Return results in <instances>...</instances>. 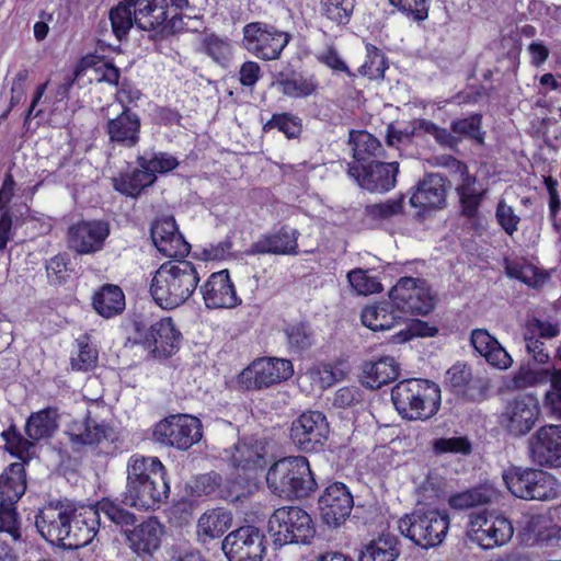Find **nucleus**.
<instances>
[{
    "label": "nucleus",
    "mask_w": 561,
    "mask_h": 561,
    "mask_svg": "<svg viewBox=\"0 0 561 561\" xmlns=\"http://www.w3.org/2000/svg\"><path fill=\"white\" fill-rule=\"evenodd\" d=\"M84 531H80V527L78 526V522L76 518V507L72 505V512L70 514V518L67 522L65 531L60 537V541L58 545L67 547L69 549H78L81 548V539Z\"/></svg>",
    "instance_id": "69168bd1"
},
{
    "label": "nucleus",
    "mask_w": 561,
    "mask_h": 561,
    "mask_svg": "<svg viewBox=\"0 0 561 561\" xmlns=\"http://www.w3.org/2000/svg\"><path fill=\"white\" fill-rule=\"evenodd\" d=\"M398 172V162L386 163L375 160L360 168L348 169V173L356 179L358 185L373 193H385L393 188Z\"/></svg>",
    "instance_id": "6ab92c4d"
},
{
    "label": "nucleus",
    "mask_w": 561,
    "mask_h": 561,
    "mask_svg": "<svg viewBox=\"0 0 561 561\" xmlns=\"http://www.w3.org/2000/svg\"><path fill=\"white\" fill-rule=\"evenodd\" d=\"M93 308L104 318L121 313L125 308V296L122 289L116 285H104L93 296Z\"/></svg>",
    "instance_id": "c9c22d12"
},
{
    "label": "nucleus",
    "mask_w": 561,
    "mask_h": 561,
    "mask_svg": "<svg viewBox=\"0 0 561 561\" xmlns=\"http://www.w3.org/2000/svg\"><path fill=\"white\" fill-rule=\"evenodd\" d=\"M110 20L113 33L118 39H122L128 34L133 25H136L133 5L122 0L110 11Z\"/></svg>",
    "instance_id": "79ce46f5"
},
{
    "label": "nucleus",
    "mask_w": 561,
    "mask_h": 561,
    "mask_svg": "<svg viewBox=\"0 0 561 561\" xmlns=\"http://www.w3.org/2000/svg\"><path fill=\"white\" fill-rule=\"evenodd\" d=\"M256 388H267L289 379L294 374L293 363L284 358H259L248 368Z\"/></svg>",
    "instance_id": "b1692460"
},
{
    "label": "nucleus",
    "mask_w": 561,
    "mask_h": 561,
    "mask_svg": "<svg viewBox=\"0 0 561 561\" xmlns=\"http://www.w3.org/2000/svg\"><path fill=\"white\" fill-rule=\"evenodd\" d=\"M548 378H551L549 369H531L524 366L513 375L510 387L512 389L522 390L545 383Z\"/></svg>",
    "instance_id": "09e8293b"
},
{
    "label": "nucleus",
    "mask_w": 561,
    "mask_h": 561,
    "mask_svg": "<svg viewBox=\"0 0 561 561\" xmlns=\"http://www.w3.org/2000/svg\"><path fill=\"white\" fill-rule=\"evenodd\" d=\"M123 503L137 510L158 508L169 497L167 469L158 457L135 454L126 465Z\"/></svg>",
    "instance_id": "f257e3e1"
},
{
    "label": "nucleus",
    "mask_w": 561,
    "mask_h": 561,
    "mask_svg": "<svg viewBox=\"0 0 561 561\" xmlns=\"http://www.w3.org/2000/svg\"><path fill=\"white\" fill-rule=\"evenodd\" d=\"M157 176L147 168L135 169L131 172L122 174L114 179V188L127 196L137 197L148 186H151Z\"/></svg>",
    "instance_id": "4c0bfd02"
},
{
    "label": "nucleus",
    "mask_w": 561,
    "mask_h": 561,
    "mask_svg": "<svg viewBox=\"0 0 561 561\" xmlns=\"http://www.w3.org/2000/svg\"><path fill=\"white\" fill-rule=\"evenodd\" d=\"M140 121L136 114L123 111L116 118L107 123L110 140H137Z\"/></svg>",
    "instance_id": "58836bf2"
},
{
    "label": "nucleus",
    "mask_w": 561,
    "mask_h": 561,
    "mask_svg": "<svg viewBox=\"0 0 561 561\" xmlns=\"http://www.w3.org/2000/svg\"><path fill=\"white\" fill-rule=\"evenodd\" d=\"M366 60L360 66L359 72L369 79L382 78L387 69L385 56L373 44H366Z\"/></svg>",
    "instance_id": "3c124183"
},
{
    "label": "nucleus",
    "mask_w": 561,
    "mask_h": 561,
    "mask_svg": "<svg viewBox=\"0 0 561 561\" xmlns=\"http://www.w3.org/2000/svg\"><path fill=\"white\" fill-rule=\"evenodd\" d=\"M203 47L206 54L219 64L226 62L231 56V44L229 41L214 34L207 35L204 38Z\"/></svg>",
    "instance_id": "4d7b16f0"
},
{
    "label": "nucleus",
    "mask_w": 561,
    "mask_h": 561,
    "mask_svg": "<svg viewBox=\"0 0 561 561\" xmlns=\"http://www.w3.org/2000/svg\"><path fill=\"white\" fill-rule=\"evenodd\" d=\"M451 163L457 167L459 179L456 185V193L459 198L460 213L468 218H476L479 214L481 203L488 192V188L477 181V178L468 172L466 164L454 158H443L440 164Z\"/></svg>",
    "instance_id": "dca6fc26"
},
{
    "label": "nucleus",
    "mask_w": 561,
    "mask_h": 561,
    "mask_svg": "<svg viewBox=\"0 0 561 561\" xmlns=\"http://www.w3.org/2000/svg\"><path fill=\"white\" fill-rule=\"evenodd\" d=\"M274 128L282 131L287 138H297L301 133L302 124L299 117L283 113L273 115L272 119L265 125L267 130Z\"/></svg>",
    "instance_id": "603ef678"
},
{
    "label": "nucleus",
    "mask_w": 561,
    "mask_h": 561,
    "mask_svg": "<svg viewBox=\"0 0 561 561\" xmlns=\"http://www.w3.org/2000/svg\"><path fill=\"white\" fill-rule=\"evenodd\" d=\"M79 346L78 354L71 357L72 369L83 371L92 369L98 362L96 348L82 341L79 342Z\"/></svg>",
    "instance_id": "0e129e2a"
},
{
    "label": "nucleus",
    "mask_w": 561,
    "mask_h": 561,
    "mask_svg": "<svg viewBox=\"0 0 561 561\" xmlns=\"http://www.w3.org/2000/svg\"><path fill=\"white\" fill-rule=\"evenodd\" d=\"M2 438L8 445L10 453L18 456L23 461V465L26 462V458H30L33 454L35 440L23 437L14 426H10L3 432Z\"/></svg>",
    "instance_id": "de8ad7c7"
},
{
    "label": "nucleus",
    "mask_w": 561,
    "mask_h": 561,
    "mask_svg": "<svg viewBox=\"0 0 561 561\" xmlns=\"http://www.w3.org/2000/svg\"><path fill=\"white\" fill-rule=\"evenodd\" d=\"M353 496L345 484H330L319 499V510L323 522L337 527L350 516L353 508Z\"/></svg>",
    "instance_id": "412c9836"
},
{
    "label": "nucleus",
    "mask_w": 561,
    "mask_h": 561,
    "mask_svg": "<svg viewBox=\"0 0 561 561\" xmlns=\"http://www.w3.org/2000/svg\"><path fill=\"white\" fill-rule=\"evenodd\" d=\"M229 561H261L265 552L264 536L254 526H243L229 533L222 541Z\"/></svg>",
    "instance_id": "2eb2a0df"
},
{
    "label": "nucleus",
    "mask_w": 561,
    "mask_h": 561,
    "mask_svg": "<svg viewBox=\"0 0 561 561\" xmlns=\"http://www.w3.org/2000/svg\"><path fill=\"white\" fill-rule=\"evenodd\" d=\"M138 165L140 168H147L149 172L156 175L157 173H167L174 170L179 165V161L175 157L167 152H158L149 159L139 157Z\"/></svg>",
    "instance_id": "5fc2aeb1"
},
{
    "label": "nucleus",
    "mask_w": 561,
    "mask_h": 561,
    "mask_svg": "<svg viewBox=\"0 0 561 561\" xmlns=\"http://www.w3.org/2000/svg\"><path fill=\"white\" fill-rule=\"evenodd\" d=\"M360 319L362 323L373 331H386L397 325L402 316L390 301L366 306L362 310Z\"/></svg>",
    "instance_id": "2f4dec72"
},
{
    "label": "nucleus",
    "mask_w": 561,
    "mask_h": 561,
    "mask_svg": "<svg viewBox=\"0 0 561 561\" xmlns=\"http://www.w3.org/2000/svg\"><path fill=\"white\" fill-rule=\"evenodd\" d=\"M72 512L69 502H50L43 506L35 517V526L43 538L50 543H59L62 531Z\"/></svg>",
    "instance_id": "4be33fe9"
},
{
    "label": "nucleus",
    "mask_w": 561,
    "mask_h": 561,
    "mask_svg": "<svg viewBox=\"0 0 561 561\" xmlns=\"http://www.w3.org/2000/svg\"><path fill=\"white\" fill-rule=\"evenodd\" d=\"M449 515L436 508H415L398 520L402 536L423 549L439 546L449 529Z\"/></svg>",
    "instance_id": "39448f33"
},
{
    "label": "nucleus",
    "mask_w": 561,
    "mask_h": 561,
    "mask_svg": "<svg viewBox=\"0 0 561 561\" xmlns=\"http://www.w3.org/2000/svg\"><path fill=\"white\" fill-rule=\"evenodd\" d=\"M76 518L80 531H84L81 539L82 547L89 545L95 537L101 519L99 517V511L94 506H81L76 507Z\"/></svg>",
    "instance_id": "a18cd8bd"
},
{
    "label": "nucleus",
    "mask_w": 561,
    "mask_h": 561,
    "mask_svg": "<svg viewBox=\"0 0 561 561\" xmlns=\"http://www.w3.org/2000/svg\"><path fill=\"white\" fill-rule=\"evenodd\" d=\"M446 201L445 179L437 174H427L417 183L415 192L410 197L413 207L422 209L439 208Z\"/></svg>",
    "instance_id": "cd10ccee"
},
{
    "label": "nucleus",
    "mask_w": 561,
    "mask_h": 561,
    "mask_svg": "<svg viewBox=\"0 0 561 561\" xmlns=\"http://www.w3.org/2000/svg\"><path fill=\"white\" fill-rule=\"evenodd\" d=\"M289 42V35L262 22H252L243 27V46L264 60L277 59Z\"/></svg>",
    "instance_id": "9b49d317"
},
{
    "label": "nucleus",
    "mask_w": 561,
    "mask_h": 561,
    "mask_svg": "<svg viewBox=\"0 0 561 561\" xmlns=\"http://www.w3.org/2000/svg\"><path fill=\"white\" fill-rule=\"evenodd\" d=\"M57 419V411L51 408L32 413L25 425L26 436L37 442L51 437L58 427Z\"/></svg>",
    "instance_id": "72a5a7b5"
},
{
    "label": "nucleus",
    "mask_w": 561,
    "mask_h": 561,
    "mask_svg": "<svg viewBox=\"0 0 561 561\" xmlns=\"http://www.w3.org/2000/svg\"><path fill=\"white\" fill-rule=\"evenodd\" d=\"M540 416L541 408L537 396L523 393L505 403L499 424L508 436L522 438L534 430Z\"/></svg>",
    "instance_id": "6e6552de"
},
{
    "label": "nucleus",
    "mask_w": 561,
    "mask_h": 561,
    "mask_svg": "<svg viewBox=\"0 0 561 561\" xmlns=\"http://www.w3.org/2000/svg\"><path fill=\"white\" fill-rule=\"evenodd\" d=\"M95 507L99 511L100 518H101V514H103L111 522H113L117 525L128 526V525H133L135 522L134 514L119 507L118 505L114 504L113 502L103 500V501L99 502L95 505Z\"/></svg>",
    "instance_id": "bf43d9fd"
},
{
    "label": "nucleus",
    "mask_w": 561,
    "mask_h": 561,
    "mask_svg": "<svg viewBox=\"0 0 561 561\" xmlns=\"http://www.w3.org/2000/svg\"><path fill=\"white\" fill-rule=\"evenodd\" d=\"M398 557L397 538L382 535L362 548L358 561H396Z\"/></svg>",
    "instance_id": "e433bc0d"
},
{
    "label": "nucleus",
    "mask_w": 561,
    "mask_h": 561,
    "mask_svg": "<svg viewBox=\"0 0 561 561\" xmlns=\"http://www.w3.org/2000/svg\"><path fill=\"white\" fill-rule=\"evenodd\" d=\"M496 220L503 230L513 236L518 229L520 218L515 214L512 206L507 205L504 201H500L495 213Z\"/></svg>",
    "instance_id": "338daca9"
},
{
    "label": "nucleus",
    "mask_w": 561,
    "mask_h": 561,
    "mask_svg": "<svg viewBox=\"0 0 561 561\" xmlns=\"http://www.w3.org/2000/svg\"><path fill=\"white\" fill-rule=\"evenodd\" d=\"M513 534V525L504 516L484 512L470 515L468 537L483 549L505 545L512 539Z\"/></svg>",
    "instance_id": "ddd939ff"
},
{
    "label": "nucleus",
    "mask_w": 561,
    "mask_h": 561,
    "mask_svg": "<svg viewBox=\"0 0 561 561\" xmlns=\"http://www.w3.org/2000/svg\"><path fill=\"white\" fill-rule=\"evenodd\" d=\"M15 504L0 503V534H8L13 542L21 541V522Z\"/></svg>",
    "instance_id": "8fccbe9b"
},
{
    "label": "nucleus",
    "mask_w": 561,
    "mask_h": 561,
    "mask_svg": "<svg viewBox=\"0 0 561 561\" xmlns=\"http://www.w3.org/2000/svg\"><path fill=\"white\" fill-rule=\"evenodd\" d=\"M232 526V514L225 508L206 511L198 518L197 531L199 536L208 539L221 537Z\"/></svg>",
    "instance_id": "473e14b6"
},
{
    "label": "nucleus",
    "mask_w": 561,
    "mask_h": 561,
    "mask_svg": "<svg viewBox=\"0 0 561 561\" xmlns=\"http://www.w3.org/2000/svg\"><path fill=\"white\" fill-rule=\"evenodd\" d=\"M153 438L163 446L187 450L201 440L202 423L188 414L170 415L156 424Z\"/></svg>",
    "instance_id": "9d476101"
},
{
    "label": "nucleus",
    "mask_w": 561,
    "mask_h": 561,
    "mask_svg": "<svg viewBox=\"0 0 561 561\" xmlns=\"http://www.w3.org/2000/svg\"><path fill=\"white\" fill-rule=\"evenodd\" d=\"M550 382L551 389L546 393L545 404L553 415L561 419V346L556 352Z\"/></svg>",
    "instance_id": "49530a36"
},
{
    "label": "nucleus",
    "mask_w": 561,
    "mask_h": 561,
    "mask_svg": "<svg viewBox=\"0 0 561 561\" xmlns=\"http://www.w3.org/2000/svg\"><path fill=\"white\" fill-rule=\"evenodd\" d=\"M528 450L537 465L561 467V425L539 427L528 439Z\"/></svg>",
    "instance_id": "a211bd4d"
},
{
    "label": "nucleus",
    "mask_w": 561,
    "mask_h": 561,
    "mask_svg": "<svg viewBox=\"0 0 561 561\" xmlns=\"http://www.w3.org/2000/svg\"><path fill=\"white\" fill-rule=\"evenodd\" d=\"M510 492L523 500L549 501L561 494V483L549 472L513 467L503 473Z\"/></svg>",
    "instance_id": "0eeeda50"
},
{
    "label": "nucleus",
    "mask_w": 561,
    "mask_h": 561,
    "mask_svg": "<svg viewBox=\"0 0 561 561\" xmlns=\"http://www.w3.org/2000/svg\"><path fill=\"white\" fill-rule=\"evenodd\" d=\"M163 526L156 517H149L131 530H125L129 548L138 556H151L161 545Z\"/></svg>",
    "instance_id": "a878e982"
},
{
    "label": "nucleus",
    "mask_w": 561,
    "mask_h": 561,
    "mask_svg": "<svg viewBox=\"0 0 561 561\" xmlns=\"http://www.w3.org/2000/svg\"><path fill=\"white\" fill-rule=\"evenodd\" d=\"M111 233L110 224L105 220H83L69 227L68 244L79 254H91L103 249Z\"/></svg>",
    "instance_id": "f3484780"
},
{
    "label": "nucleus",
    "mask_w": 561,
    "mask_h": 561,
    "mask_svg": "<svg viewBox=\"0 0 561 561\" xmlns=\"http://www.w3.org/2000/svg\"><path fill=\"white\" fill-rule=\"evenodd\" d=\"M328 435L327 417L318 411L302 413L290 425V440L300 451H317L324 445Z\"/></svg>",
    "instance_id": "4468645a"
},
{
    "label": "nucleus",
    "mask_w": 561,
    "mask_h": 561,
    "mask_svg": "<svg viewBox=\"0 0 561 561\" xmlns=\"http://www.w3.org/2000/svg\"><path fill=\"white\" fill-rule=\"evenodd\" d=\"M404 198L388 199L383 203L367 205L365 211L373 219L387 220L403 213Z\"/></svg>",
    "instance_id": "6e6d98bb"
},
{
    "label": "nucleus",
    "mask_w": 561,
    "mask_h": 561,
    "mask_svg": "<svg viewBox=\"0 0 561 561\" xmlns=\"http://www.w3.org/2000/svg\"><path fill=\"white\" fill-rule=\"evenodd\" d=\"M135 342L144 345L154 357L165 358L179 348L181 333L171 318H163L148 329L141 322H134Z\"/></svg>",
    "instance_id": "f8f14e48"
},
{
    "label": "nucleus",
    "mask_w": 561,
    "mask_h": 561,
    "mask_svg": "<svg viewBox=\"0 0 561 561\" xmlns=\"http://www.w3.org/2000/svg\"><path fill=\"white\" fill-rule=\"evenodd\" d=\"M199 293L208 309H230L242 302L228 270L211 273L201 285Z\"/></svg>",
    "instance_id": "aec40b11"
},
{
    "label": "nucleus",
    "mask_w": 561,
    "mask_h": 561,
    "mask_svg": "<svg viewBox=\"0 0 561 561\" xmlns=\"http://www.w3.org/2000/svg\"><path fill=\"white\" fill-rule=\"evenodd\" d=\"M299 231L288 226L282 227L277 232L262 236L247 250V254H280L296 255Z\"/></svg>",
    "instance_id": "393cba45"
},
{
    "label": "nucleus",
    "mask_w": 561,
    "mask_h": 561,
    "mask_svg": "<svg viewBox=\"0 0 561 561\" xmlns=\"http://www.w3.org/2000/svg\"><path fill=\"white\" fill-rule=\"evenodd\" d=\"M267 531L274 549L310 543L316 533L310 515L297 506L277 508L268 519Z\"/></svg>",
    "instance_id": "423d86ee"
},
{
    "label": "nucleus",
    "mask_w": 561,
    "mask_h": 561,
    "mask_svg": "<svg viewBox=\"0 0 561 561\" xmlns=\"http://www.w3.org/2000/svg\"><path fill=\"white\" fill-rule=\"evenodd\" d=\"M398 413L407 420H428L440 407L439 387L425 379H405L391 390Z\"/></svg>",
    "instance_id": "20e7f679"
},
{
    "label": "nucleus",
    "mask_w": 561,
    "mask_h": 561,
    "mask_svg": "<svg viewBox=\"0 0 561 561\" xmlns=\"http://www.w3.org/2000/svg\"><path fill=\"white\" fill-rule=\"evenodd\" d=\"M283 94L300 99L308 98L316 93L319 83L313 76L304 77L301 75H291L278 81Z\"/></svg>",
    "instance_id": "ea45409f"
},
{
    "label": "nucleus",
    "mask_w": 561,
    "mask_h": 561,
    "mask_svg": "<svg viewBox=\"0 0 561 561\" xmlns=\"http://www.w3.org/2000/svg\"><path fill=\"white\" fill-rule=\"evenodd\" d=\"M451 129L455 134L471 140H483L480 115L476 114L467 118L458 119L453 123Z\"/></svg>",
    "instance_id": "680f3d73"
},
{
    "label": "nucleus",
    "mask_w": 561,
    "mask_h": 561,
    "mask_svg": "<svg viewBox=\"0 0 561 561\" xmlns=\"http://www.w3.org/2000/svg\"><path fill=\"white\" fill-rule=\"evenodd\" d=\"M527 331L534 336L553 339L560 334V324L559 322L533 318L527 323Z\"/></svg>",
    "instance_id": "774afa93"
},
{
    "label": "nucleus",
    "mask_w": 561,
    "mask_h": 561,
    "mask_svg": "<svg viewBox=\"0 0 561 561\" xmlns=\"http://www.w3.org/2000/svg\"><path fill=\"white\" fill-rule=\"evenodd\" d=\"M198 282L199 274L192 262L168 261L154 272L150 283V295L161 308L174 309L193 295Z\"/></svg>",
    "instance_id": "f03ea898"
},
{
    "label": "nucleus",
    "mask_w": 561,
    "mask_h": 561,
    "mask_svg": "<svg viewBox=\"0 0 561 561\" xmlns=\"http://www.w3.org/2000/svg\"><path fill=\"white\" fill-rule=\"evenodd\" d=\"M389 298L402 317L426 316L435 306V297L422 278L401 277L391 288Z\"/></svg>",
    "instance_id": "1a4fd4ad"
},
{
    "label": "nucleus",
    "mask_w": 561,
    "mask_h": 561,
    "mask_svg": "<svg viewBox=\"0 0 561 561\" xmlns=\"http://www.w3.org/2000/svg\"><path fill=\"white\" fill-rule=\"evenodd\" d=\"M491 497L492 492L489 489L474 488L453 494L448 500V504L454 510H469L488 504Z\"/></svg>",
    "instance_id": "a19ab883"
},
{
    "label": "nucleus",
    "mask_w": 561,
    "mask_h": 561,
    "mask_svg": "<svg viewBox=\"0 0 561 561\" xmlns=\"http://www.w3.org/2000/svg\"><path fill=\"white\" fill-rule=\"evenodd\" d=\"M351 286L359 295H371L382 290L381 284L376 277L368 275L366 271L360 268L353 270L347 274Z\"/></svg>",
    "instance_id": "864d4df0"
},
{
    "label": "nucleus",
    "mask_w": 561,
    "mask_h": 561,
    "mask_svg": "<svg viewBox=\"0 0 561 561\" xmlns=\"http://www.w3.org/2000/svg\"><path fill=\"white\" fill-rule=\"evenodd\" d=\"M151 238L158 251L164 256H185L190 252V244L180 233L173 217L156 220L151 227Z\"/></svg>",
    "instance_id": "5701e85b"
},
{
    "label": "nucleus",
    "mask_w": 561,
    "mask_h": 561,
    "mask_svg": "<svg viewBox=\"0 0 561 561\" xmlns=\"http://www.w3.org/2000/svg\"><path fill=\"white\" fill-rule=\"evenodd\" d=\"M354 146L352 147L353 157L358 162H366L367 164L375 160L379 161V159H383L385 149L382 142H352Z\"/></svg>",
    "instance_id": "052dcab7"
},
{
    "label": "nucleus",
    "mask_w": 561,
    "mask_h": 561,
    "mask_svg": "<svg viewBox=\"0 0 561 561\" xmlns=\"http://www.w3.org/2000/svg\"><path fill=\"white\" fill-rule=\"evenodd\" d=\"M26 491V473L22 462H13L0 474V503L15 504Z\"/></svg>",
    "instance_id": "7c9ffc66"
},
{
    "label": "nucleus",
    "mask_w": 561,
    "mask_h": 561,
    "mask_svg": "<svg viewBox=\"0 0 561 561\" xmlns=\"http://www.w3.org/2000/svg\"><path fill=\"white\" fill-rule=\"evenodd\" d=\"M265 455L266 450L264 444L254 437H249L233 446L229 459L236 468L252 470L262 468L265 465Z\"/></svg>",
    "instance_id": "c756f323"
},
{
    "label": "nucleus",
    "mask_w": 561,
    "mask_h": 561,
    "mask_svg": "<svg viewBox=\"0 0 561 561\" xmlns=\"http://www.w3.org/2000/svg\"><path fill=\"white\" fill-rule=\"evenodd\" d=\"M112 432L111 427L98 423L90 416L72 421L67 430L69 439L76 447L101 444L111 438Z\"/></svg>",
    "instance_id": "c85d7f7f"
},
{
    "label": "nucleus",
    "mask_w": 561,
    "mask_h": 561,
    "mask_svg": "<svg viewBox=\"0 0 561 561\" xmlns=\"http://www.w3.org/2000/svg\"><path fill=\"white\" fill-rule=\"evenodd\" d=\"M436 454L454 453L468 455L471 444L466 437L438 438L433 444Z\"/></svg>",
    "instance_id": "e2e57ef3"
},
{
    "label": "nucleus",
    "mask_w": 561,
    "mask_h": 561,
    "mask_svg": "<svg viewBox=\"0 0 561 561\" xmlns=\"http://www.w3.org/2000/svg\"><path fill=\"white\" fill-rule=\"evenodd\" d=\"M287 344L291 352L301 353L312 346L314 333L308 323L299 322L285 329Z\"/></svg>",
    "instance_id": "37998d69"
},
{
    "label": "nucleus",
    "mask_w": 561,
    "mask_h": 561,
    "mask_svg": "<svg viewBox=\"0 0 561 561\" xmlns=\"http://www.w3.org/2000/svg\"><path fill=\"white\" fill-rule=\"evenodd\" d=\"M470 343L491 366L500 370H506L512 366V356L485 329L472 330Z\"/></svg>",
    "instance_id": "bb28decb"
},
{
    "label": "nucleus",
    "mask_w": 561,
    "mask_h": 561,
    "mask_svg": "<svg viewBox=\"0 0 561 561\" xmlns=\"http://www.w3.org/2000/svg\"><path fill=\"white\" fill-rule=\"evenodd\" d=\"M271 492L286 500L307 497L317 488L309 461L304 456L284 457L266 473Z\"/></svg>",
    "instance_id": "7ed1b4c3"
},
{
    "label": "nucleus",
    "mask_w": 561,
    "mask_h": 561,
    "mask_svg": "<svg viewBox=\"0 0 561 561\" xmlns=\"http://www.w3.org/2000/svg\"><path fill=\"white\" fill-rule=\"evenodd\" d=\"M363 374L370 388H380L398 377L399 367L393 357L385 356L376 362L365 363Z\"/></svg>",
    "instance_id": "f704fd0d"
},
{
    "label": "nucleus",
    "mask_w": 561,
    "mask_h": 561,
    "mask_svg": "<svg viewBox=\"0 0 561 561\" xmlns=\"http://www.w3.org/2000/svg\"><path fill=\"white\" fill-rule=\"evenodd\" d=\"M472 378L470 367L465 363H457L446 373V381L456 393H466L467 386Z\"/></svg>",
    "instance_id": "13d9d810"
},
{
    "label": "nucleus",
    "mask_w": 561,
    "mask_h": 561,
    "mask_svg": "<svg viewBox=\"0 0 561 561\" xmlns=\"http://www.w3.org/2000/svg\"><path fill=\"white\" fill-rule=\"evenodd\" d=\"M322 14L336 25H347L355 9V0H321Z\"/></svg>",
    "instance_id": "c03bdc74"
}]
</instances>
